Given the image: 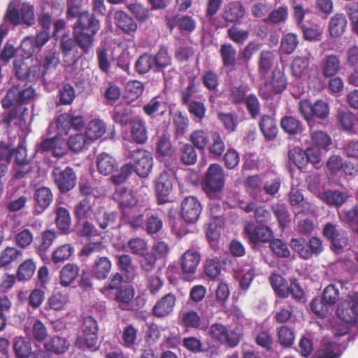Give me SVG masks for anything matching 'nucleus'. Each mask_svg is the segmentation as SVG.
Segmentation results:
<instances>
[{"mask_svg":"<svg viewBox=\"0 0 358 358\" xmlns=\"http://www.w3.org/2000/svg\"><path fill=\"white\" fill-rule=\"evenodd\" d=\"M100 29L101 20L85 10L72 26V36L67 32L60 37L59 50L66 66L76 64L82 56L90 53Z\"/></svg>","mask_w":358,"mask_h":358,"instance_id":"1","label":"nucleus"},{"mask_svg":"<svg viewBox=\"0 0 358 358\" xmlns=\"http://www.w3.org/2000/svg\"><path fill=\"white\" fill-rule=\"evenodd\" d=\"M225 183V176L222 167L218 164H210L203 180V189L211 199H219Z\"/></svg>","mask_w":358,"mask_h":358,"instance_id":"2","label":"nucleus"},{"mask_svg":"<svg viewBox=\"0 0 358 358\" xmlns=\"http://www.w3.org/2000/svg\"><path fill=\"white\" fill-rule=\"evenodd\" d=\"M51 178L59 193L62 194L73 190L78 180L76 171L70 166H55L51 173Z\"/></svg>","mask_w":358,"mask_h":358,"instance_id":"3","label":"nucleus"},{"mask_svg":"<svg viewBox=\"0 0 358 358\" xmlns=\"http://www.w3.org/2000/svg\"><path fill=\"white\" fill-rule=\"evenodd\" d=\"M264 85L259 87V96L264 100H268L273 94L282 93L287 87L285 73L278 68H275L271 76H266Z\"/></svg>","mask_w":358,"mask_h":358,"instance_id":"4","label":"nucleus"},{"mask_svg":"<svg viewBox=\"0 0 358 358\" xmlns=\"http://www.w3.org/2000/svg\"><path fill=\"white\" fill-rule=\"evenodd\" d=\"M35 96V90L31 87L25 88L20 85H13L9 89L6 96L1 100V106L7 110L15 104L19 106L29 103Z\"/></svg>","mask_w":358,"mask_h":358,"instance_id":"5","label":"nucleus"},{"mask_svg":"<svg viewBox=\"0 0 358 358\" xmlns=\"http://www.w3.org/2000/svg\"><path fill=\"white\" fill-rule=\"evenodd\" d=\"M208 334L213 339L231 348L236 347L241 338V334L238 330H229L225 325L221 323L211 324Z\"/></svg>","mask_w":358,"mask_h":358,"instance_id":"6","label":"nucleus"},{"mask_svg":"<svg viewBox=\"0 0 358 358\" xmlns=\"http://www.w3.org/2000/svg\"><path fill=\"white\" fill-rule=\"evenodd\" d=\"M131 166L140 178H147L152 171L153 166L152 154L143 149L138 148L131 153Z\"/></svg>","mask_w":358,"mask_h":358,"instance_id":"7","label":"nucleus"},{"mask_svg":"<svg viewBox=\"0 0 358 358\" xmlns=\"http://www.w3.org/2000/svg\"><path fill=\"white\" fill-rule=\"evenodd\" d=\"M174 173L163 171L154 181L155 191L157 203L163 205L170 201L169 196L173 188Z\"/></svg>","mask_w":358,"mask_h":358,"instance_id":"8","label":"nucleus"},{"mask_svg":"<svg viewBox=\"0 0 358 358\" xmlns=\"http://www.w3.org/2000/svg\"><path fill=\"white\" fill-rule=\"evenodd\" d=\"M322 235L330 242V248L335 252H341L348 244L347 232L331 222L324 226Z\"/></svg>","mask_w":358,"mask_h":358,"instance_id":"9","label":"nucleus"},{"mask_svg":"<svg viewBox=\"0 0 358 358\" xmlns=\"http://www.w3.org/2000/svg\"><path fill=\"white\" fill-rule=\"evenodd\" d=\"M243 233L249 244L252 245L270 243L274 238V233L270 227L262 224L255 225L253 222L245 224Z\"/></svg>","mask_w":358,"mask_h":358,"instance_id":"10","label":"nucleus"},{"mask_svg":"<svg viewBox=\"0 0 358 358\" xmlns=\"http://www.w3.org/2000/svg\"><path fill=\"white\" fill-rule=\"evenodd\" d=\"M85 125L83 116L75 115L71 110L61 114L56 120V127L59 135L67 136L71 129L80 131Z\"/></svg>","mask_w":358,"mask_h":358,"instance_id":"11","label":"nucleus"},{"mask_svg":"<svg viewBox=\"0 0 358 358\" xmlns=\"http://www.w3.org/2000/svg\"><path fill=\"white\" fill-rule=\"evenodd\" d=\"M199 262L200 255L194 250H188L182 255L180 259V266L182 277L185 280H193Z\"/></svg>","mask_w":358,"mask_h":358,"instance_id":"12","label":"nucleus"},{"mask_svg":"<svg viewBox=\"0 0 358 358\" xmlns=\"http://www.w3.org/2000/svg\"><path fill=\"white\" fill-rule=\"evenodd\" d=\"M202 211V205L194 196H186L181 202V216L187 223H195Z\"/></svg>","mask_w":358,"mask_h":358,"instance_id":"13","label":"nucleus"},{"mask_svg":"<svg viewBox=\"0 0 358 358\" xmlns=\"http://www.w3.org/2000/svg\"><path fill=\"white\" fill-rule=\"evenodd\" d=\"M176 297L172 293H168L156 301L152 309V315L156 317H164L174 310Z\"/></svg>","mask_w":358,"mask_h":358,"instance_id":"14","label":"nucleus"},{"mask_svg":"<svg viewBox=\"0 0 358 358\" xmlns=\"http://www.w3.org/2000/svg\"><path fill=\"white\" fill-rule=\"evenodd\" d=\"M219 53L223 68L226 69L227 72L235 71L238 59L236 48L229 43H222L220 45Z\"/></svg>","mask_w":358,"mask_h":358,"instance_id":"15","label":"nucleus"},{"mask_svg":"<svg viewBox=\"0 0 358 358\" xmlns=\"http://www.w3.org/2000/svg\"><path fill=\"white\" fill-rule=\"evenodd\" d=\"M320 69L324 78L335 76L341 69L340 56L334 54L326 55L322 61Z\"/></svg>","mask_w":358,"mask_h":358,"instance_id":"16","label":"nucleus"},{"mask_svg":"<svg viewBox=\"0 0 358 358\" xmlns=\"http://www.w3.org/2000/svg\"><path fill=\"white\" fill-rule=\"evenodd\" d=\"M96 164L99 173L106 176L113 174L118 168L117 159L104 152L96 157Z\"/></svg>","mask_w":358,"mask_h":358,"instance_id":"17","label":"nucleus"},{"mask_svg":"<svg viewBox=\"0 0 358 358\" xmlns=\"http://www.w3.org/2000/svg\"><path fill=\"white\" fill-rule=\"evenodd\" d=\"M33 199L36 209L43 212L52 203L54 195L50 187H41L34 192Z\"/></svg>","mask_w":358,"mask_h":358,"instance_id":"18","label":"nucleus"},{"mask_svg":"<svg viewBox=\"0 0 358 358\" xmlns=\"http://www.w3.org/2000/svg\"><path fill=\"white\" fill-rule=\"evenodd\" d=\"M114 20L115 25L124 34L132 35L137 30V23L132 17L123 10L115 11Z\"/></svg>","mask_w":358,"mask_h":358,"instance_id":"19","label":"nucleus"},{"mask_svg":"<svg viewBox=\"0 0 358 358\" xmlns=\"http://www.w3.org/2000/svg\"><path fill=\"white\" fill-rule=\"evenodd\" d=\"M70 343L67 338L53 336L44 343V349L49 353L55 355H61L68 351Z\"/></svg>","mask_w":358,"mask_h":358,"instance_id":"20","label":"nucleus"},{"mask_svg":"<svg viewBox=\"0 0 358 358\" xmlns=\"http://www.w3.org/2000/svg\"><path fill=\"white\" fill-rule=\"evenodd\" d=\"M167 104L161 96L152 98L149 102L144 105L143 110L144 113L151 118L162 117L166 112Z\"/></svg>","mask_w":358,"mask_h":358,"instance_id":"21","label":"nucleus"},{"mask_svg":"<svg viewBox=\"0 0 358 358\" xmlns=\"http://www.w3.org/2000/svg\"><path fill=\"white\" fill-rule=\"evenodd\" d=\"M208 155L213 159H220L226 150L225 143L218 131H211L207 146Z\"/></svg>","mask_w":358,"mask_h":358,"instance_id":"22","label":"nucleus"},{"mask_svg":"<svg viewBox=\"0 0 358 358\" xmlns=\"http://www.w3.org/2000/svg\"><path fill=\"white\" fill-rule=\"evenodd\" d=\"M275 62V56L273 51L264 50L258 57L257 71L259 75L265 78L272 70Z\"/></svg>","mask_w":358,"mask_h":358,"instance_id":"23","label":"nucleus"},{"mask_svg":"<svg viewBox=\"0 0 358 358\" xmlns=\"http://www.w3.org/2000/svg\"><path fill=\"white\" fill-rule=\"evenodd\" d=\"M93 211V204L88 198H84L75 204L73 210L76 219V226L83 220H88Z\"/></svg>","mask_w":358,"mask_h":358,"instance_id":"24","label":"nucleus"},{"mask_svg":"<svg viewBox=\"0 0 358 358\" xmlns=\"http://www.w3.org/2000/svg\"><path fill=\"white\" fill-rule=\"evenodd\" d=\"M258 124L260 131L266 140L271 141L276 138L278 129L273 117L268 115H263L261 116Z\"/></svg>","mask_w":358,"mask_h":358,"instance_id":"25","label":"nucleus"},{"mask_svg":"<svg viewBox=\"0 0 358 358\" xmlns=\"http://www.w3.org/2000/svg\"><path fill=\"white\" fill-rule=\"evenodd\" d=\"M245 13V8L239 1L229 3L222 13L223 19L228 22L236 23L243 18Z\"/></svg>","mask_w":358,"mask_h":358,"instance_id":"26","label":"nucleus"},{"mask_svg":"<svg viewBox=\"0 0 358 358\" xmlns=\"http://www.w3.org/2000/svg\"><path fill=\"white\" fill-rule=\"evenodd\" d=\"M55 222L57 229L64 234L71 232V217L69 210L63 206L57 207L55 210Z\"/></svg>","mask_w":358,"mask_h":358,"instance_id":"27","label":"nucleus"},{"mask_svg":"<svg viewBox=\"0 0 358 358\" xmlns=\"http://www.w3.org/2000/svg\"><path fill=\"white\" fill-rule=\"evenodd\" d=\"M130 124L132 141L139 145L145 144L148 141V131L145 122L141 118H138L130 122Z\"/></svg>","mask_w":358,"mask_h":358,"instance_id":"28","label":"nucleus"},{"mask_svg":"<svg viewBox=\"0 0 358 358\" xmlns=\"http://www.w3.org/2000/svg\"><path fill=\"white\" fill-rule=\"evenodd\" d=\"M348 20L343 13H336L332 16L328 24V30L331 36L341 37L343 35L347 27Z\"/></svg>","mask_w":358,"mask_h":358,"instance_id":"29","label":"nucleus"},{"mask_svg":"<svg viewBox=\"0 0 358 358\" xmlns=\"http://www.w3.org/2000/svg\"><path fill=\"white\" fill-rule=\"evenodd\" d=\"M280 127L289 136L301 134L304 129L301 120L292 115H285L280 120Z\"/></svg>","mask_w":358,"mask_h":358,"instance_id":"30","label":"nucleus"},{"mask_svg":"<svg viewBox=\"0 0 358 358\" xmlns=\"http://www.w3.org/2000/svg\"><path fill=\"white\" fill-rule=\"evenodd\" d=\"M113 198L122 208L132 207L137 203V199L134 192L124 187L117 188L113 195Z\"/></svg>","mask_w":358,"mask_h":358,"instance_id":"31","label":"nucleus"},{"mask_svg":"<svg viewBox=\"0 0 358 358\" xmlns=\"http://www.w3.org/2000/svg\"><path fill=\"white\" fill-rule=\"evenodd\" d=\"M112 268V263L107 257H101L94 261L92 274L98 280H103L108 278Z\"/></svg>","mask_w":358,"mask_h":358,"instance_id":"32","label":"nucleus"},{"mask_svg":"<svg viewBox=\"0 0 358 358\" xmlns=\"http://www.w3.org/2000/svg\"><path fill=\"white\" fill-rule=\"evenodd\" d=\"M92 142L85 134H77L69 136L67 145L75 153H80L88 149Z\"/></svg>","mask_w":358,"mask_h":358,"instance_id":"33","label":"nucleus"},{"mask_svg":"<svg viewBox=\"0 0 358 358\" xmlns=\"http://www.w3.org/2000/svg\"><path fill=\"white\" fill-rule=\"evenodd\" d=\"M155 71H162L172 64V57L169 52L168 47L162 45L157 52L153 55Z\"/></svg>","mask_w":358,"mask_h":358,"instance_id":"34","label":"nucleus"},{"mask_svg":"<svg viewBox=\"0 0 358 358\" xmlns=\"http://www.w3.org/2000/svg\"><path fill=\"white\" fill-rule=\"evenodd\" d=\"M135 294V290L131 285L125 286L117 291L113 299L119 303V308L122 310H127L130 302ZM110 296H113L112 295Z\"/></svg>","mask_w":358,"mask_h":358,"instance_id":"35","label":"nucleus"},{"mask_svg":"<svg viewBox=\"0 0 358 358\" xmlns=\"http://www.w3.org/2000/svg\"><path fill=\"white\" fill-rule=\"evenodd\" d=\"M79 270V267L75 264H66L60 271V284L66 287L69 286L78 277Z\"/></svg>","mask_w":358,"mask_h":358,"instance_id":"36","label":"nucleus"},{"mask_svg":"<svg viewBox=\"0 0 358 358\" xmlns=\"http://www.w3.org/2000/svg\"><path fill=\"white\" fill-rule=\"evenodd\" d=\"M69 302V294L65 292L57 290L54 291L48 300L50 308L57 311L65 309Z\"/></svg>","mask_w":358,"mask_h":358,"instance_id":"37","label":"nucleus"},{"mask_svg":"<svg viewBox=\"0 0 358 358\" xmlns=\"http://www.w3.org/2000/svg\"><path fill=\"white\" fill-rule=\"evenodd\" d=\"M22 252L14 246H7L0 252V268H8L19 257Z\"/></svg>","mask_w":358,"mask_h":358,"instance_id":"38","label":"nucleus"},{"mask_svg":"<svg viewBox=\"0 0 358 358\" xmlns=\"http://www.w3.org/2000/svg\"><path fill=\"white\" fill-rule=\"evenodd\" d=\"M106 131V124L100 120H93L88 124L85 134L92 143L94 141L101 138Z\"/></svg>","mask_w":358,"mask_h":358,"instance_id":"39","label":"nucleus"},{"mask_svg":"<svg viewBox=\"0 0 358 358\" xmlns=\"http://www.w3.org/2000/svg\"><path fill=\"white\" fill-rule=\"evenodd\" d=\"M263 186V181L258 175L248 176L245 180L247 192L255 199H259V197L262 196Z\"/></svg>","mask_w":358,"mask_h":358,"instance_id":"40","label":"nucleus"},{"mask_svg":"<svg viewBox=\"0 0 358 358\" xmlns=\"http://www.w3.org/2000/svg\"><path fill=\"white\" fill-rule=\"evenodd\" d=\"M36 264L31 259H25L17 268L16 277L19 281H28L34 275Z\"/></svg>","mask_w":358,"mask_h":358,"instance_id":"41","label":"nucleus"},{"mask_svg":"<svg viewBox=\"0 0 358 358\" xmlns=\"http://www.w3.org/2000/svg\"><path fill=\"white\" fill-rule=\"evenodd\" d=\"M178 319L180 324L185 328L197 329L201 324V318L194 310L181 312Z\"/></svg>","mask_w":358,"mask_h":358,"instance_id":"42","label":"nucleus"},{"mask_svg":"<svg viewBox=\"0 0 358 358\" xmlns=\"http://www.w3.org/2000/svg\"><path fill=\"white\" fill-rule=\"evenodd\" d=\"M116 264L118 268L127 278H130L134 274L135 266L133 264V259L130 255H116Z\"/></svg>","mask_w":358,"mask_h":358,"instance_id":"43","label":"nucleus"},{"mask_svg":"<svg viewBox=\"0 0 358 358\" xmlns=\"http://www.w3.org/2000/svg\"><path fill=\"white\" fill-rule=\"evenodd\" d=\"M271 210L280 228L284 229L291 222L290 214L285 204L275 203L272 206Z\"/></svg>","mask_w":358,"mask_h":358,"instance_id":"44","label":"nucleus"},{"mask_svg":"<svg viewBox=\"0 0 358 358\" xmlns=\"http://www.w3.org/2000/svg\"><path fill=\"white\" fill-rule=\"evenodd\" d=\"M348 196L346 192L338 190L325 191L322 194L323 201L329 206H341L347 200Z\"/></svg>","mask_w":358,"mask_h":358,"instance_id":"45","label":"nucleus"},{"mask_svg":"<svg viewBox=\"0 0 358 358\" xmlns=\"http://www.w3.org/2000/svg\"><path fill=\"white\" fill-rule=\"evenodd\" d=\"M59 62V52L55 49H50L45 51L41 66L44 69V71L48 72V71L55 70Z\"/></svg>","mask_w":358,"mask_h":358,"instance_id":"46","label":"nucleus"},{"mask_svg":"<svg viewBox=\"0 0 358 358\" xmlns=\"http://www.w3.org/2000/svg\"><path fill=\"white\" fill-rule=\"evenodd\" d=\"M98 341V334L82 332L76 338L75 345L82 350L96 348Z\"/></svg>","mask_w":358,"mask_h":358,"instance_id":"47","label":"nucleus"},{"mask_svg":"<svg viewBox=\"0 0 358 358\" xmlns=\"http://www.w3.org/2000/svg\"><path fill=\"white\" fill-rule=\"evenodd\" d=\"M289 245L291 248L298 254L300 258L306 260L310 259V252H309L308 241H306L305 238H292Z\"/></svg>","mask_w":358,"mask_h":358,"instance_id":"48","label":"nucleus"},{"mask_svg":"<svg viewBox=\"0 0 358 358\" xmlns=\"http://www.w3.org/2000/svg\"><path fill=\"white\" fill-rule=\"evenodd\" d=\"M57 237V232L54 229H47L41 233V241L37 247V252L41 257L49 250Z\"/></svg>","mask_w":358,"mask_h":358,"instance_id":"49","label":"nucleus"},{"mask_svg":"<svg viewBox=\"0 0 358 358\" xmlns=\"http://www.w3.org/2000/svg\"><path fill=\"white\" fill-rule=\"evenodd\" d=\"M153 67H155L153 55L147 52L141 55L134 65L136 71L140 75L148 73Z\"/></svg>","mask_w":358,"mask_h":358,"instance_id":"50","label":"nucleus"},{"mask_svg":"<svg viewBox=\"0 0 358 358\" xmlns=\"http://www.w3.org/2000/svg\"><path fill=\"white\" fill-rule=\"evenodd\" d=\"M117 220V213L114 211H99L95 216V221L99 227L106 229L113 225Z\"/></svg>","mask_w":358,"mask_h":358,"instance_id":"51","label":"nucleus"},{"mask_svg":"<svg viewBox=\"0 0 358 358\" xmlns=\"http://www.w3.org/2000/svg\"><path fill=\"white\" fill-rule=\"evenodd\" d=\"M288 6L286 5L279 6L273 9L264 21L275 24L284 23L288 18Z\"/></svg>","mask_w":358,"mask_h":358,"instance_id":"52","label":"nucleus"},{"mask_svg":"<svg viewBox=\"0 0 358 358\" xmlns=\"http://www.w3.org/2000/svg\"><path fill=\"white\" fill-rule=\"evenodd\" d=\"M197 92V85L195 78H192L189 81L187 86L180 90L179 95L181 104L187 106L192 103V99Z\"/></svg>","mask_w":358,"mask_h":358,"instance_id":"53","label":"nucleus"},{"mask_svg":"<svg viewBox=\"0 0 358 358\" xmlns=\"http://www.w3.org/2000/svg\"><path fill=\"white\" fill-rule=\"evenodd\" d=\"M189 141L192 145L203 151L208 143L209 136L208 133L203 129L195 130L190 134Z\"/></svg>","mask_w":358,"mask_h":358,"instance_id":"54","label":"nucleus"},{"mask_svg":"<svg viewBox=\"0 0 358 358\" xmlns=\"http://www.w3.org/2000/svg\"><path fill=\"white\" fill-rule=\"evenodd\" d=\"M74 252L71 244H64L56 248L52 254V260L55 264L62 262L69 259Z\"/></svg>","mask_w":358,"mask_h":358,"instance_id":"55","label":"nucleus"},{"mask_svg":"<svg viewBox=\"0 0 358 358\" xmlns=\"http://www.w3.org/2000/svg\"><path fill=\"white\" fill-rule=\"evenodd\" d=\"M13 350L17 358H28L32 353L31 343L21 337L15 338Z\"/></svg>","mask_w":358,"mask_h":358,"instance_id":"56","label":"nucleus"},{"mask_svg":"<svg viewBox=\"0 0 358 358\" xmlns=\"http://www.w3.org/2000/svg\"><path fill=\"white\" fill-rule=\"evenodd\" d=\"M196 148L191 144L185 143L180 149V159L185 165H193L197 162Z\"/></svg>","mask_w":358,"mask_h":358,"instance_id":"57","label":"nucleus"},{"mask_svg":"<svg viewBox=\"0 0 358 358\" xmlns=\"http://www.w3.org/2000/svg\"><path fill=\"white\" fill-rule=\"evenodd\" d=\"M218 120L222 123L225 130L232 133L236 130L238 125V115L235 113H219Z\"/></svg>","mask_w":358,"mask_h":358,"instance_id":"58","label":"nucleus"},{"mask_svg":"<svg viewBox=\"0 0 358 358\" xmlns=\"http://www.w3.org/2000/svg\"><path fill=\"white\" fill-rule=\"evenodd\" d=\"M248 89L245 86L240 85L232 86L229 90V100L235 106L241 105L245 101Z\"/></svg>","mask_w":358,"mask_h":358,"instance_id":"59","label":"nucleus"},{"mask_svg":"<svg viewBox=\"0 0 358 358\" xmlns=\"http://www.w3.org/2000/svg\"><path fill=\"white\" fill-rule=\"evenodd\" d=\"M337 120L343 129L348 133H353L355 117L349 111H338Z\"/></svg>","mask_w":358,"mask_h":358,"instance_id":"60","label":"nucleus"},{"mask_svg":"<svg viewBox=\"0 0 358 358\" xmlns=\"http://www.w3.org/2000/svg\"><path fill=\"white\" fill-rule=\"evenodd\" d=\"M34 241L33 232L27 228L21 229L15 236V243L20 249L29 248Z\"/></svg>","mask_w":358,"mask_h":358,"instance_id":"61","label":"nucleus"},{"mask_svg":"<svg viewBox=\"0 0 358 358\" xmlns=\"http://www.w3.org/2000/svg\"><path fill=\"white\" fill-rule=\"evenodd\" d=\"M117 171L116 173L111 176L110 180L113 184L120 185L129 179L133 172V169L130 163H126L121 166L120 170Z\"/></svg>","mask_w":358,"mask_h":358,"instance_id":"62","label":"nucleus"},{"mask_svg":"<svg viewBox=\"0 0 358 358\" xmlns=\"http://www.w3.org/2000/svg\"><path fill=\"white\" fill-rule=\"evenodd\" d=\"M144 91V85L136 80H130L126 85L127 98L133 101L139 98Z\"/></svg>","mask_w":358,"mask_h":358,"instance_id":"63","label":"nucleus"},{"mask_svg":"<svg viewBox=\"0 0 358 358\" xmlns=\"http://www.w3.org/2000/svg\"><path fill=\"white\" fill-rule=\"evenodd\" d=\"M278 341L281 345L291 347L294 342V333L293 330L287 326H281L277 329Z\"/></svg>","mask_w":358,"mask_h":358,"instance_id":"64","label":"nucleus"}]
</instances>
